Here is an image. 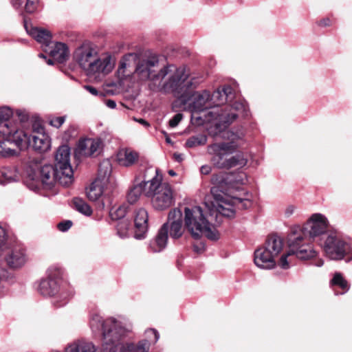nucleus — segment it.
Wrapping results in <instances>:
<instances>
[{
  "mask_svg": "<svg viewBox=\"0 0 352 352\" xmlns=\"http://www.w3.org/2000/svg\"><path fill=\"white\" fill-rule=\"evenodd\" d=\"M159 59L156 56H151L146 58L140 59L136 63L134 73L141 80H151L157 88L161 87L163 79L168 74V81L163 85L164 89L180 93L192 85L190 81H187L188 74L184 68H176L174 65H167L157 72Z\"/></svg>",
  "mask_w": 352,
  "mask_h": 352,
  "instance_id": "f257e3e1",
  "label": "nucleus"
},
{
  "mask_svg": "<svg viewBox=\"0 0 352 352\" xmlns=\"http://www.w3.org/2000/svg\"><path fill=\"white\" fill-rule=\"evenodd\" d=\"M238 144L234 141L220 142L210 144L208 152L212 155L211 161L218 168L230 169L236 166H245L248 159L243 153H237L229 158L226 157L233 153L238 148Z\"/></svg>",
  "mask_w": 352,
  "mask_h": 352,
  "instance_id": "f03ea898",
  "label": "nucleus"
},
{
  "mask_svg": "<svg viewBox=\"0 0 352 352\" xmlns=\"http://www.w3.org/2000/svg\"><path fill=\"white\" fill-rule=\"evenodd\" d=\"M155 175L150 179L146 197L151 198L153 206L160 210L169 208L174 202L173 191L170 184L163 183L162 175L155 168Z\"/></svg>",
  "mask_w": 352,
  "mask_h": 352,
  "instance_id": "7ed1b4c3",
  "label": "nucleus"
},
{
  "mask_svg": "<svg viewBox=\"0 0 352 352\" xmlns=\"http://www.w3.org/2000/svg\"><path fill=\"white\" fill-rule=\"evenodd\" d=\"M90 327L94 332H101L103 344L105 345H116L124 336L126 330L120 322L113 318L105 320L98 314L92 316Z\"/></svg>",
  "mask_w": 352,
  "mask_h": 352,
  "instance_id": "20e7f679",
  "label": "nucleus"
},
{
  "mask_svg": "<svg viewBox=\"0 0 352 352\" xmlns=\"http://www.w3.org/2000/svg\"><path fill=\"white\" fill-rule=\"evenodd\" d=\"M61 270L58 268H50L47 271V277L43 278L38 285V291L43 296L52 297L58 294L57 298H60L54 300L53 303L56 307H61L67 304L69 294H65L60 292L61 279Z\"/></svg>",
  "mask_w": 352,
  "mask_h": 352,
  "instance_id": "39448f33",
  "label": "nucleus"
},
{
  "mask_svg": "<svg viewBox=\"0 0 352 352\" xmlns=\"http://www.w3.org/2000/svg\"><path fill=\"white\" fill-rule=\"evenodd\" d=\"M181 103L184 109L190 111L191 115V121L196 124H203L204 120L196 113L204 111V110L212 109L211 100H210V92L206 90L202 91H195L190 94H183L180 97Z\"/></svg>",
  "mask_w": 352,
  "mask_h": 352,
  "instance_id": "423d86ee",
  "label": "nucleus"
},
{
  "mask_svg": "<svg viewBox=\"0 0 352 352\" xmlns=\"http://www.w3.org/2000/svg\"><path fill=\"white\" fill-rule=\"evenodd\" d=\"M287 243L289 251L287 254L282 255L279 261V265L283 269L289 267V262L287 261L289 256L295 255L300 260L311 259L316 256V252L311 244L302 243L300 234L296 235V232L290 233L288 235Z\"/></svg>",
  "mask_w": 352,
  "mask_h": 352,
  "instance_id": "0eeeda50",
  "label": "nucleus"
},
{
  "mask_svg": "<svg viewBox=\"0 0 352 352\" xmlns=\"http://www.w3.org/2000/svg\"><path fill=\"white\" fill-rule=\"evenodd\" d=\"M3 138L0 141V157H7L14 156L17 154V151L14 147L19 149H25L30 143V138L28 137V133L23 131L11 132L10 134H0Z\"/></svg>",
  "mask_w": 352,
  "mask_h": 352,
  "instance_id": "6e6552de",
  "label": "nucleus"
},
{
  "mask_svg": "<svg viewBox=\"0 0 352 352\" xmlns=\"http://www.w3.org/2000/svg\"><path fill=\"white\" fill-rule=\"evenodd\" d=\"M217 201V206H214L215 209L210 210V215L213 212L216 213V219H221V217L233 218L234 217L235 208L234 206L242 205L243 208H248L250 205V201L248 199L241 198L238 197H223L221 195L215 196Z\"/></svg>",
  "mask_w": 352,
  "mask_h": 352,
  "instance_id": "1a4fd4ad",
  "label": "nucleus"
},
{
  "mask_svg": "<svg viewBox=\"0 0 352 352\" xmlns=\"http://www.w3.org/2000/svg\"><path fill=\"white\" fill-rule=\"evenodd\" d=\"M247 105L239 101H236L231 106H226L223 109H221L214 111H209L208 114L211 116V120H219L225 124V127L232 123L239 116L246 117L248 116Z\"/></svg>",
  "mask_w": 352,
  "mask_h": 352,
  "instance_id": "9d476101",
  "label": "nucleus"
},
{
  "mask_svg": "<svg viewBox=\"0 0 352 352\" xmlns=\"http://www.w3.org/2000/svg\"><path fill=\"white\" fill-rule=\"evenodd\" d=\"M322 247L330 259L341 260L344 257L349 245L338 232H334L328 234Z\"/></svg>",
  "mask_w": 352,
  "mask_h": 352,
  "instance_id": "9b49d317",
  "label": "nucleus"
},
{
  "mask_svg": "<svg viewBox=\"0 0 352 352\" xmlns=\"http://www.w3.org/2000/svg\"><path fill=\"white\" fill-rule=\"evenodd\" d=\"M186 227L191 236L195 239H199L201 236H205L211 241H217L220 238V234L217 227L220 225L219 221L214 225L210 221H185Z\"/></svg>",
  "mask_w": 352,
  "mask_h": 352,
  "instance_id": "f8f14e48",
  "label": "nucleus"
},
{
  "mask_svg": "<svg viewBox=\"0 0 352 352\" xmlns=\"http://www.w3.org/2000/svg\"><path fill=\"white\" fill-rule=\"evenodd\" d=\"M329 221H306L302 228H294L290 233L296 232V235L300 234L302 243L309 244L307 241V237L313 240L320 239L329 230Z\"/></svg>",
  "mask_w": 352,
  "mask_h": 352,
  "instance_id": "ddd939ff",
  "label": "nucleus"
},
{
  "mask_svg": "<svg viewBox=\"0 0 352 352\" xmlns=\"http://www.w3.org/2000/svg\"><path fill=\"white\" fill-rule=\"evenodd\" d=\"M70 148L67 145L60 146L55 155V166L64 175L62 182L65 184H71L74 181L73 170L69 162Z\"/></svg>",
  "mask_w": 352,
  "mask_h": 352,
  "instance_id": "4468645a",
  "label": "nucleus"
},
{
  "mask_svg": "<svg viewBox=\"0 0 352 352\" xmlns=\"http://www.w3.org/2000/svg\"><path fill=\"white\" fill-rule=\"evenodd\" d=\"M36 177H39L43 187L45 189H52L55 184L58 183L63 186H68L70 184H65L60 178L64 175L61 171L58 170L55 166L44 164L41 166L35 173Z\"/></svg>",
  "mask_w": 352,
  "mask_h": 352,
  "instance_id": "2eb2a0df",
  "label": "nucleus"
},
{
  "mask_svg": "<svg viewBox=\"0 0 352 352\" xmlns=\"http://www.w3.org/2000/svg\"><path fill=\"white\" fill-rule=\"evenodd\" d=\"M114 66L115 59L111 54H104L101 56L98 54L86 73L89 76L99 78L111 73Z\"/></svg>",
  "mask_w": 352,
  "mask_h": 352,
  "instance_id": "dca6fc26",
  "label": "nucleus"
},
{
  "mask_svg": "<svg viewBox=\"0 0 352 352\" xmlns=\"http://www.w3.org/2000/svg\"><path fill=\"white\" fill-rule=\"evenodd\" d=\"M207 216L202 208L197 205H187L171 210L168 220H206Z\"/></svg>",
  "mask_w": 352,
  "mask_h": 352,
  "instance_id": "f3484780",
  "label": "nucleus"
},
{
  "mask_svg": "<svg viewBox=\"0 0 352 352\" xmlns=\"http://www.w3.org/2000/svg\"><path fill=\"white\" fill-rule=\"evenodd\" d=\"M111 168L108 162H103L99 166L98 177L91 183L87 190L88 199L92 201L98 200L103 192L102 184L109 180Z\"/></svg>",
  "mask_w": 352,
  "mask_h": 352,
  "instance_id": "a211bd4d",
  "label": "nucleus"
},
{
  "mask_svg": "<svg viewBox=\"0 0 352 352\" xmlns=\"http://www.w3.org/2000/svg\"><path fill=\"white\" fill-rule=\"evenodd\" d=\"M98 56V52L89 44H82L74 53V60L86 72Z\"/></svg>",
  "mask_w": 352,
  "mask_h": 352,
  "instance_id": "6ab92c4d",
  "label": "nucleus"
},
{
  "mask_svg": "<svg viewBox=\"0 0 352 352\" xmlns=\"http://www.w3.org/2000/svg\"><path fill=\"white\" fill-rule=\"evenodd\" d=\"M102 147L101 139L85 138L79 140L76 152L80 156H96L100 153Z\"/></svg>",
  "mask_w": 352,
  "mask_h": 352,
  "instance_id": "aec40b11",
  "label": "nucleus"
},
{
  "mask_svg": "<svg viewBox=\"0 0 352 352\" xmlns=\"http://www.w3.org/2000/svg\"><path fill=\"white\" fill-rule=\"evenodd\" d=\"M8 266L12 269L22 267L27 261L26 250L23 245H16L5 257Z\"/></svg>",
  "mask_w": 352,
  "mask_h": 352,
  "instance_id": "412c9836",
  "label": "nucleus"
},
{
  "mask_svg": "<svg viewBox=\"0 0 352 352\" xmlns=\"http://www.w3.org/2000/svg\"><path fill=\"white\" fill-rule=\"evenodd\" d=\"M32 135L28 137L30 138V143L26 148L32 146L34 150L38 153H44L47 151L51 146L50 139L47 135L43 132V129L41 128V131H34Z\"/></svg>",
  "mask_w": 352,
  "mask_h": 352,
  "instance_id": "4be33fe9",
  "label": "nucleus"
},
{
  "mask_svg": "<svg viewBox=\"0 0 352 352\" xmlns=\"http://www.w3.org/2000/svg\"><path fill=\"white\" fill-rule=\"evenodd\" d=\"M13 112L10 107H0V134L9 135L11 132H20L16 123L12 122L10 118Z\"/></svg>",
  "mask_w": 352,
  "mask_h": 352,
  "instance_id": "5701e85b",
  "label": "nucleus"
},
{
  "mask_svg": "<svg viewBox=\"0 0 352 352\" xmlns=\"http://www.w3.org/2000/svg\"><path fill=\"white\" fill-rule=\"evenodd\" d=\"M254 262L257 267L266 270L272 269L276 265L274 256L263 247L255 250Z\"/></svg>",
  "mask_w": 352,
  "mask_h": 352,
  "instance_id": "b1692460",
  "label": "nucleus"
},
{
  "mask_svg": "<svg viewBox=\"0 0 352 352\" xmlns=\"http://www.w3.org/2000/svg\"><path fill=\"white\" fill-rule=\"evenodd\" d=\"M168 222L164 223L155 238L150 241L149 249L152 252H160L165 249L168 238Z\"/></svg>",
  "mask_w": 352,
  "mask_h": 352,
  "instance_id": "393cba45",
  "label": "nucleus"
},
{
  "mask_svg": "<svg viewBox=\"0 0 352 352\" xmlns=\"http://www.w3.org/2000/svg\"><path fill=\"white\" fill-rule=\"evenodd\" d=\"M24 27L27 33L33 37L38 43L46 47L49 46L52 40V34L49 30L29 25L26 22L24 23Z\"/></svg>",
  "mask_w": 352,
  "mask_h": 352,
  "instance_id": "a878e982",
  "label": "nucleus"
},
{
  "mask_svg": "<svg viewBox=\"0 0 352 352\" xmlns=\"http://www.w3.org/2000/svg\"><path fill=\"white\" fill-rule=\"evenodd\" d=\"M232 94V88L230 86H224L222 89H217L212 95L210 94V100H211V108H215L212 111L221 109L219 107L223 104Z\"/></svg>",
  "mask_w": 352,
  "mask_h": 352,
  "instance_id": "bb28decb",
  "label": "nucleus"
},
{
  "mask_svg": "<svg viewBox=\"0 0 352 352\" xmlns=\"http://www.w3.org/2000/svg\"><path fill=\"white\" fill-rule=\"evenodd\" d=\"M138 158V153L129 148H122L117 153V161L122 166L133 165Z\"/></svg>",
  "mask_w": 352,
  "mask_h": 352,
  "instance_id": "cd10ccee",
  "label": "nucleus"
},
{
  "mask_svg": "<svg viewBox=\"0 0 352 352\" xmlns=\"http://www.w3.org/2000/svg\"><path fill=\"white\" fill-rule=\"evenodd\" d=\"M137 58L138 56L135 54H128L122 58L117 70L118 77L120 80H124L133 73L129 68L131 63L135 61Z\"/></svg>",
  "mask_w": 352,
  "mask_h": 352,
  "instance_id": "c85d7f7f",
  "label": "nucleus"
},
{
  "mask_svg": "<svg viewBox=\"0 0 352 352\" xmlns=\"http://www.w3.org/2000/svg\"><path fill=\"white\" fill-rule=\"evenodd\" d=\"M65 352H96V347L90 341L78 340L68 344Z\"/></svg>",
  "mask_w": 352,
  "mask_h": 352,
  "instance_id": "c756f323",
  "label": "nucleus"
},
{
  "mask_svg": "<svg viewBox=\"0 0 352 352\" xmlns=\"http://www.w3.org/2000/svg\"><path fill=\"white\" fill-rule=\"evenodd\" d=\"M274 258L282 251L283 241L281 237L277 234L270 235L263 246Z\"/></svg>",
  "mask_w": 352,
  "mask_h": 352,
  "instance_id": "7c9ffc66",
  "label": "nucleus"
},
{
  "mask_svg": "<svg viewBox=\"0 0 352 352\" xmlns=\"http://www.w3.org/2000/svg\"><path fill=\"white\" fill-rule=\"evenodd\" d=\"M149 186L150 180L147 182H141L140 183L134 185L127 195L129 202L131 204L135 203L142 194H144L146 197V192Z\"/></svg>",
  "mask_w": 352,
  "mask_h": 352,
  "instance_id": "2f4dec72",
  "label": "nucleus"
},
{
  "mask_svg": "<svg viewBox=\"0 0 352 352\" xmlns=\"http://www.w3.org/2000/svg\"><path fill=\"white\" fill-rule=\"evenodd\" d=\"M50 54L59 63H63L68 56V48L63 43H56L50 51Z\"/></svg>",
  "mask_w": 352,
  "mask_h": 352,
  "instance_id": "473e14b6",
  "label": "nucleus"
},
{
  "mask_svg": "<svg viewBox=\"0 0 352 352\" xmlns=\"http://www.w3.org/2000/svg\"><path fill=\"white\" fill-rule=\"evenodd\" d=\"M148 341L142 340L138 343L127 342L124 344L121 351L122 352H148Z\"/></svg>",
  "mask_w": 352,
  "mask_h": 352,
  "instance_id": "72a5a7b5",
  "label": "nucleus"
},
{
  "mask_svg": "<svg viewBox=\"0 0 352 352\" xmlns=\"http://www.w3.org/2000/svg\"><path fill=\"white\" fill-rule=\"evenodd\" d=\"M227 180L231 188L239 190L241 186L245 184L247 177L242 172L232 173L228 176Z\"/></svg>",
  "mask_w": 352,
  "mask_h": 352,
  "instance_id": "f704fd0d",
  "label": "nucleus"
},
{
  "mask_svg": "<svg viewBox=\"0 0 352 352\" xmlns=\"http://www.w3.org/2000/svg\"><path fill=\"white\" fill-rule=\"evenodd\" d=\"M132 231L136 239H144L148 231V221H133Z\"/></svg>",
  "mask_w": 352,
  "mask_h": 352,
  "instance_id": "c9c22d12",
  "label": "nucleus"
},
{
  "mask_svg": "<svg viewBox=\"0 0 352 352\" xmlns=\"http://www.w3.org/2000/svg\"><path fill=\"white\" fill-rule=\"evenodd\" d=\"M133 221H117L116 229L117 234L122 239L129 237L133 234Z\"/></svg>",
  "mask_w": 352,
  "mask_h": 352,
  "instance_id": "e433bc0d",
  "label": "nucleus"
},
{
  "mask_svg": "<svg viewBox=\"0 0 352 352\" xmlns=\"http://www.w3.org/2000/svg\"><path fill=\"white\" fill-rule=\"evenodd\" d=\"M73 204L74 208L82 214L89 217L92 213V210L89 205L85 202L82 199L76 197L73 199Z\"/></svg>",
  "mask_w": 352,
  "mask_h": 352,
  "instance_id": "4c0bfd02",
  "label": "nucleus"
},
{
  "mask_svg": "<svg viewBox=\"0 0 352 352\" xmlns=\"http://www.w3.org/2000/svg\"><path fill=\"white\" fill-rule=\"evenodd\" d=\"M183 221H171L168 223V233L170 236L173 239H179L182 236L184 229H183Z\"/></svg>",
  "mask_w": 352,
  "mask_h": 352,
  "instance_id": "58836bf2",
  "label": "nucleus"
},
{
  "mask_svg": "<svg viewBox=\"0 0 352 352\" xmlns=\"http://www.w3.org/2000/svg\"><path fill=\"white\" fill-rule=\"evenodd\" d=\"M331 285L332 286L336 285L340 289H343V292L340 293L341 294L346 293L349 289L347 281L339 272H337L334 274L333 278L331 280Z\"/></svg>",
  "mask_w": 352,
  "mask_h": 352,
  "instance_id": "ea45409f",
  "label": "nucleus"
},
{
  "mask_svg": "<svg viewBox=\"0 0 352 352\" xmlns=\"http://www.w3.org/2000/svg\"><path fill=\"white\" fill-rule=\"evenodd\" d=\"M207 142V137L204 134H198L190 137L186 142V146L189 148L204 145Z\"/></svg>",
  "mask_w": 352,
  "mask_h": 352,
  "instance_id": "a19ab883",
  "label": "nucleus"
},
{
  "mask_svg": "<svg viewBox=\"0 0 352 352\" xmlns=\"http://www.w3.org/2000/svg\"><path fill=\"white\" fill-rule=\"evenodd\" d=\"M127 213V207L120 206L119 207H113L109 211L111 220H122L125 217Z\"/></svg>",
  "mask_w": 352,
  "mask_h": 352,
  "instance_id": "79ce46f5",
  "label": "nucleus"
},
{
  "mask_svg": "<svg viewBox=\"0 0 352 352\" xmlns=\"http://www.w3.org/2000/svg\"><path fill=\"white\" fill-rule=\"evenodd\" d=\"M4 182H11L18 179V174L15 168H5L1 171Z\"/></svg>",
  "mask_w": 352,
  "mask_h": 352,
  "instance_id": "37998d69",
  "label": "nucleus"
},
{
  "mask_svg": "<svg viewBox=\"0 0 352 352\" xmlns=\"http://www.w3.org/2000/svg\"><path fill=\"white\" fill-rule=\"evenodd\" d=\"M134 220H148V211L144 208H140L134 211Z\"/></svg>",
  "mask_w": 352,
  "mask_h": 352,
  "instance_id": "c03bdc74",
  "label": "nucleus"
},
{
  "mask_svg": "<svg viewBox=\"0 0 352 352\" xmlns=\"http://www.w3.org/2000/svg\"><path fill=\"white\" fill-rule=\"evenodd\" d=\"M146 335L150 342L156 343L160 338V334L155 329H148L146 331Z\"/></svg>",
  "mask_w": 352,
  "mask_h": 352,
  "instance_id": "a18cd8bd",
  "label": "nucleus"
},
{
  "mask_svg": "<svg viewBox=\"0 0 352 352\" xmlns=\"http://www.w3.org/2000/svg\"><path fill=\"white\" fill-rule=\"evenodd\" d=\"M38 0H27L25 6V11L28 13L34 12L37 8Z\"/></svg>",
  "mask_w": 352,
  "mask_h": 352,
  "instance_id": "49530a36",
  "label": "nucleus"
},
{
  "mask_svg": "<svg viewBox=\"0 0 352 352\" xmlns=\"http://www.w3.org/2000/svg\"><path fill=\"white\" fill-rule=\"evenodd\" d=\"M192 249L195 253L201 254L204 253L206 250V244L203 241L196 242L193 243Z\"/></svg>",
  "mask_w": 352,
  "mask_h": 352,
  "instance_id": "de8ad7c7",
  "label": "nucleus"
},
{
  "mask_svg": "<svg viewBox=\"0 0 352 352\" xmlns=\"http://www.w3.org/2000/svg\"><path fill=\"white\" fill-rule=\"evenodd\" d=\"M65 120V116H60V117H56L52 118L50 123L52 126L59 128L62 126V124L64 123Z\"/></svg>",
  "mask_w": 352,
  "mask_h": 352,
  "instance_id": "09e8293b",
  "label": "nucleus"
},
{
  "mask_svg": "<svg viewBox=\"0 0 352 352\" xmlns=\"http://www.w3.org/2000/svg\"><path fill=\"white\" fill-rule=\"evenodd\" d=\"M72 226V221H60L56 228L61 232L67 231Z\"/></svg>",
  "mask_w": 352,
  "mask_h": 352,
  "instance_id": "8fccbe9b",
  "label": "nucleus"
},
{
  "mask_svg": "<svg viewBox=\"0 0 352 352\" xmlns=\"http://www.w3.org/2000/svg\"><path fill=\"white\" fill-rule=\"evenodd\" d=\"M182 118L183 115L182 113H177L172 119L170 120L169 126L172 128L177 126Z\"/></svg>",
  "mask_w": 352,
  "mask_h": 352,
  "instance_id": "3c124183",
  "label": "nucleus"
},
{
  "mask_svg": "<svg viewBox=\"0 0 352 352\" xmlns=\"http://www.w3.org/2000/svg\"><path fill=\"white\" fill-rule=\"evenodd\" d=\"M295 210V206L292 205L288 206L285 210V217L290 218L292 215L294 213Z\"/></svg>",
  "mask_w": 352,
  "mask_h": 352,
  "instance_id": "603ef678",
  "label": "nucleus"
},
{
  "mask_svg": "<svg viewBox=\"0 0 352 352\" xmlns=\"http://www.w3.org/2000/svg\"><path fill=\"white\" fill-rule=\"evenodd\" d=\"M308 220H327V218L320 213H314Z\"/></svg>",
  "mask_w": 352,
  "mask_h": 352,
  "instance_id": "864d4df0",
  "label": "nucleus"
},
{
  "mask_svg": "<svg viewBox=\"0 0 352 352\" xmlns=\"http://www.w3.org/2000/svg\"><path fill=\"white\" fill-rule=\"evenodd\" d=\"M84 88L88 91L93 96H98V91L94 87L90 85H85Z\"/></svg>",
  "mask_w": 352,
  "mask_h": 352,
  "instance_id": "5fc2aeb1",
  "label": "nucleus"
},
{
  "mask_svg": "<svg viewBox=\"0 0 352 352\" xmlns=\"http://www.w3.org/2000/svg\"><path fill=\"white\" fill-rule=\"evenodd\" d=\"M201 173L204 175H208L211 170L212 168L208 165H204L201 167Z\"/></svg>",
  "mask_w": 352,
  "mask_h": 352,
  "instance_id": "6e6d98bb",
  "label": "nucleus"
},
{
  "mask_svg": "<svg viewBox=\"0 0 352 352\" xmlns=\"http://www.w3.org/2000/svg\"><path fill=\"white\" fill-rule=\"evenodd\" d=\"M23 1L24 0H11V3L15 9H18L22 6Z\"/></svg>",
  "mask_w": 352,
  "mask_h": 352,
  "instance_id": "4d7b16f0",
  "label": "nucleus"
},
{
  "mask_svg": "<svg viewBox=\"0 0 352 352\" xmlns=\"http://www.w3.org/2000/svg\"><path fill=\"white\" fill-rule=\"evenodd\" d=\"M106 104L110 109H114L116 107V103L113 100H107L106 102Z\"/></svg>",
  "mask_w": 352,
  "mask_h": 352,
  "instance_id": "13d9d810",
  "label": "nucleus"
},
{
  "mask_svg": "<svg viewBox=\"0 0 352 352\" xmlns=\"http://www.w3.org/2000/svg\"><path fill=\"white\" fill-rule=\"evenodd\" d=\"M173 157L177 162H180L183 160V155L180 153H174Z\"/></svg>",
  "mask_w": 352,
  "mask_h": 352,
  "instance_id": "bf43d9fd",
  "label": "nucleus"
},
{
  "mask_svg": "<svg viewBox=\"0 0 352 352\" xmlns=\"http://www.w3.org/2000/svg\"><path fill=\"white\" fill-rule=\"evenodd\" d=\"M33 183H34V181L32 182V183L28 184L27 185H28V188H30L31 190L36 191L38 189V186H37V184H34Z\"/></svg>",
  "mask_w": 352,
  "mask_h": 352,
  "instance_id": "052dcab7",
  "label": "nucleus"
},
{
  "mask_svg": "<svg viewBox=\"0 0 352 352\" xmlns=\"http://www.w3.org/2000/svg\"><path fill=\"white\" fill-rule=\"evenodd\" d=\"M329 23H330V21L329 19H324L322 21H320V23L322 25H324V26H327V25H329Z\"/></svg>",
  "mask_w": 352,
  "mask_h": 352,
  "instance_id": "680f3d73",
  "label": "nucleus"
},
{
  "mask_svg": "<svg viewBox=\"0 0 352 352\" xmlns=\"http://www.w3.org/2000/svg\"><path fill=\"white\" fill-rule=\"evenodd\" d=\"M138 122H139L140 124H143L144 126H146V127L149 126V124H148V122H146L145 120H144V119H140V120H138Z\"/></svg>",
  "mask_w": 352,
  "mask_h": 352,
  "instance_id": "e2e57ef3",
  "label": "nucleus"
},
{
  "mask_svg": "<svg viewBox=\"0 0 352 352\" xmlns=\"http://www.w3.org/2000/svg\"><path fill=\"white\" fill-rule=\"evenodd\" d=\"M322 265H323V261L322 260L317 261L315 263V265L317 266V267H321Z\"/></svg>",
  "mask_w": 352,
  "mask_h": 352,
  "instance_id": "0e129e2a",
  "label": "nucleus"
},
{
  "mask_svg": "<svg viewBox=\"0 0 352 352\" xmlns=\"http://www.w3.org/2000/svg\"><path fill=\"white\" fill-rule=\"evenodd\" d=\"M168 175L170 176H175L177 174L173 170H168Z\"/></svg>",
  "mask_w": 352,
  "mask_h": 352,
  "instance_id": "69168bd1",
  "label": "nucleus"
},
{
  "mask_svg": "<svg viewBox=\"0 0 352 352\" xmlns=\"http://www.w3.org/2000/svg\"><path fill=\"white\" fill-rule=\"evenodd\" d=\"M47 63L48 65H53V64H54V61H53L52 59H48V60H47Z\"/></svg>",
  "mask_w": 352,
  "mask_h": 352,
  "instance_id": "338daca9",
  "label": "nucleus"
},
{
  "mask_svg": "<svg viewBox=\"0 0 352 352\" xmlns=\"http://www.w3.org/2000/svg\"><path fill=\"white\" fill-rule=\"evenodd\" d=\"M39 56H41V57H43V58H45V56L43 54H39Z\"/></svg>",
  "mask_w": 352,
  "mask_h": 352,
  "instance_id": "774afa93",
  "label": "nucleus"
}]
</instances>
